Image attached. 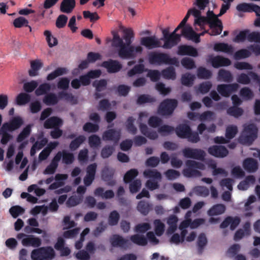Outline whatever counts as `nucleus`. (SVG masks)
I'll return each instance as SVG.
<instances>
[{"label": "nucleus", "mask_w": 260, "mask_h": 260, "mask_svg": "<svg viewBox=\"0 0 260 260\" xmlns=\"http://www.w3.org/2000/svg\"><path fill=\"white\" fill-rule=\"evenodd\" d=\"M206 24H209L211 29L210 36H217L221 33L223 29L222 21L217 18L216 15L212 11L209 10L206 17L201 15L194 20V24L199 25L202 29Z\"/></svg>", "instance_id": "obj_1"}, {"label": "nucleus", "mask_w": 260, "mask_h": 260, "mask_svg": "<svg viewBox=\"0 0 260 260\" xmlns=\"http://www.w3.org/2000/svg\"><path fill=\"white\" fill-rule=\"evenodd\" d=\"M149 62L151 64L160 65L162 64L178 66L179 61L176 57L171 58L165 53L152 52L148 54Z\"/></svg>", "instance_id": "obj_2"}, {"label": "nucleus", "mask_w": 260, "mask_h": 260, "mask_svg": "<svg viewBox=\"0 0 260 260\" xmlns=\"http://www.w3.org/2000/svg\"><path fill=\"white\" fill-rule=\"evenodd\" d=\"M185 165L187 168L183 169L182 173L186 177L201 176V172L196 169L201 170L205 169V165L203 163L193 160H187Z\"/></svg>", "instance_id": "obj_3"}, {"label": "nucleus", "mask_w": 260, "mask_h": 260, "mask_svg": "<svg viewBox=\"0 0 260 260\" xmlns=\"http://www.w3.org/2000/svg\"><path fill=\"white\" fill-rule=\"evenodd\" d=\"M258 129L253 123L244 124V128L240 137L241 142L251 144L256 139Z\"/></svg>", "instance_id": "obj_4"}, {"label": "nucleus", "mask_w": 260, "mask_h": 260, "mask_svg": "<svg viewBox=\"0 0 260 260\" xmlns=\"http://www.w3.org/2000/svg\"><path fill=\"white\" fill-rule=\"evenodd\" d=\"M143 48L140 46L134 47L125 43L119 48L118 54L122 59H132L136 57L137 53H141Z\"/></svg>", "instance_id": "obj_5"}, {"label": "nucleus", "mask_w": 260, "mask_h": 260, "mask_svg": "<svg viewBox=\"0 0 260 260\" xmlns=\"http://www.w3.org/2000/svg\"><path fill=\"white\" fill-rule=\"evenodd\" d=\"M55 256V251L51 246L42 247L33 250L31 253L32 260H47L52 259Z\"/></svg>", "instance_id": "obj_6"}, {"label": "nucleus", "mask_w": 260, "mask_h": 260, "mask_svg": "<svg viewBox=\"0 0 260 260\" xmlns=\"http://www.w3.org/2000/svg\"><path fill=\"white\" fill-rule=\"evenodd\" d=\"M176 99H167L162 101L158 108V113L162 116L171 115L177 107Z\"/></svg>", "instance_id": "obj_7"}, {"label": "nucleus", "mask_w": 260, "mask_h": 260, "mask_svg": "<svg viewBox=\"0 0 260 260\" xmlns=\"http://www.w3.org/2000/svg\"><path fill=\"white\" fill-rule=\"evenodd\" d=\"M182 153L186 158L199 160H204L206 156V153L203 150L198 148H185L183 149Z\"/></svg>", "instance_id": "obj_8"}, {"label": "nucleus", "mask_w": 260, "mask_h": 260, "mask_svg": "<svg viewBox=\"0 0 260 260\" xmlns=\"http://www.w3.org/2000/svg\"><path fill=\"white\" fill-rule=\"evenodd\" d=\"M239 87L237 83L221 84L217 85V90L222 96L228 98L232 93L236 92Z\"/></svg>", "instance_id": "obj_9"}, {"label": "nucleus", "mask_w": 260, "mask_h": 260, "mask_svg": "<svg viewBox=\"0 0 260 260\" xmlns=\"http://www.w3.org/2000/svg\"><path fill=\"white\" fill-rule=\"evenodd\" d=\"M24 123L23 119L20 116L14 117L9 122L2 125L3 129H8L9 132H13L19 128Z\"/></svg>", "instance_id": "obj_10"}, {"label": "nucleus", "mask_w": 260, "mask_h": 260, "mask_svg": "<svg viewBox=\"0 0 260 260\" xmlns=\"http://www.w3.org/2000/svg\"><path fill=\"white\" fill-rule=\"evenodd\" d=\"M140 44L148 49L161 47L159 40L155 36L142 38L140 40Z\"/></svg>", "instance_id": "obj_11"}, {"label": "nucleus", "mask_w": 260, "mask_h": 260, "mask_svg": "<svg viewBox=\"0 0 260 260\" xmlns=\"http://www.w3.org/2000/svg\"><path fill=\"white\" fill-rule=\"evenodd\" d=\"M208 61L210 62L212 67L214 68H218L221 67H227L231 64V61L229 58L220 55H217L216 56L210 55Z\"/></svg>", "instance_id": "obj_12"}, {"label": "nucleus", "mask_w": 260, "mask_h": 260, "mask_svg": "<svg viewBox=\"0 0 260 260\" xmlns=\"http://www.w3.org/2000/svg\"><path fill=\"white\" fill-rule=\"evenodd\" d=\"M236 9L239 12H255L256 16H260V7L252 3H243L236 6Z\"/></svg>", "instance_id": "obj_13"}, {"label": "nucleus", "mask_w": 260, "mask_h": 260, "mask_svg": "<svg viewBox=\"0 0 260 260\" xmlns=\"http://www.w3.org/2000/svg\"><path fill=\"white\" fill-rule=\"evenodd\" d=\"M102 67L106 69L109 73L118 72L122 68V64L117 60L110 59L102 63Z\"/></svg>", "instance_id": "obj_14"}, {"label": "nucleus", "mask_w": 260, "mask_h": 260, "mask_svg": "<svg viewBox=\"0 0 260 260\" xmlns=\"http://www.w3.org/2000/svg\"><path fill=\"white\" fill-rule=\"evenodd\" d=\"M208 153L216 157L223 158L228 155L229 151L226 148L222 145H213L210 146L208 149Z\"/></svg>", "instance_id": "obj_15"}, {"label": "nucleus", "mask_w": 260, "mask_h": 260, "mask_svg": "<svg viewBox=\"0 0 260 260\" xmlns=\"http://www.w3.org/2000/svg\"><path fill=\"white\" fill-rule=\"evenodd\" d=\"M181 40V35L176 34V31L174 30L170 34V36L163 40L164 44L162 47L169 49L176 46Z\"/></svg>", "instance_id": "obj_16"}, {"label": "nucleus", "mask_w": 260, "mask_h": 260, "mask_svg": "<svg viewBox=\"0 0 260 260\" xmlns=\"http://www.w3.org/2000/svg\"><path fill=\"white\" fill-rule=\"evenodd\" d=\"M121 132L120 130L109 129L105 131L102 136L103 140L111 141L115 143H117L120 139Z\"/></svg>", "instance_id": "obj_17"}, {"label": "nucleus", "mask_w": 260, "mask_h": 260, "mask_svg": "<svg viewBox=\"0 0 260 260\" xmlns=\"http://www.w3.org/2000/svg\"><path fill=\"white\" fill-rule=\"evenodd\" d=\"M110 242L113 247L125 248L129 244L128 240L117 234L113 235L110 238Z\"/></svg>", "instance_id": "obj_18"}, {"label": "nucleus", "mask_w": 260, "mask_h": 260, "mask_svg": "<svg viewBox=\"0 0 260 260\" xmlns=\"http://www.w3.org/2000/svg\"><path fill=\"white\" fill-rule=\"evenodd\" d=\"M241 222V219L238 216H228L220 225L221 229H224L230 225V229L234 230Z\"/></svg>", "instance_id": "obj_19"}, {"label": "nucleus", "mask_w": 260, "mask_h": 260, "mask_svg": "<svg viewBox=\"0 0 260 260\" xmlns=\"http://www.w3.org/2000/svg\"><path fill=\"white\" fill-rule=\"evenodd\" d=\"M254 81H259V78L257 74L250 71L248 73V75L245 73H241L237 78V81L238 83L242 84H248L250 82V78Z\"/></svg>", "instance_id": "obj_20"}, {"label": "nucleus", "mask_w": 260, "mask_h": 260, "mask_svg": "<svg viewBox=\"0 0 260 260\" xmlns=\"http://www.w3.org/2000/svg\"><path fill=\"white\" fill-rule=\"evenodd\" d=\"M177 54L179 55H189L196 57L198 55V52L197 50L191 46L182 45L178 47Z\"/></svg>", "instance_id": "obj_21"}, {"label": "nucleus", "mask_w": 260, "mask_h": 260, "mask_svg": "<svg viewBox=\"0 0 260 260\" xmlns=\"http://www.w3.org/2000/svg\"><path fill=\"white\" fill-rule=\"evenodd\" d=\"M191 128L187 124L182 123L179 124L178 125L175 129L176 134L177 136L182 139H185L186 137H188V134H189L191 132Z\"/></svg>", "instance_id": "obj_22"}, {"label": "nucleus", "mask_w": 260, "mask_h": 260, "mask_svg": "<svg viewBox=\"0 0 260 260\" xmlns=\"http://www.w3.org/2000/svg\"><path fill=\"white\" fill-rule=\"evenodd\" d=\"M243 167L247 172L254 173L258 169V162L253 158H247L243 161Z\"/></svg>", "instance_id": "obj_23"}, {"label": "nucleus", "mask_w": 260, "mask_h": 260, "mask_svg": "<svg viewBox=\"0 0 260 260\" xmlns=\"http://www.w3.org/2000/svg\"><path fill=\"white\" fill-rule=\"evenodd\" d=\"M57 155L59 157V161L62 159V162L66 165L72 164L75 160L74 154L64 150L57 152L55 156Z\"/></svg>", "instance_id": "obj_24"}, {"label": "nucleus", "mask_w": 260, "mask_h": 260, "mask_svg": "<svg viewBox=\"0 0 260 260\" xmlns=\"http://www.w3.org/2000/svg\"><path fill=\"white\" fill-rule=\"evenodd\" d=\"M114 171L110 170L108 168H105L102 172V179L107 182L109 186H114L116 183V181L113 179L114 176Z\"/></svg>", "instance_id": "obj_25"}, {"label": "nucleus", "mask_w": 260, "mask_h": 260, "mask_svg": "<svg viewBox=\"0 0 260 260\" xmlns=\"http://www.w3.org/2000/svg\"><path fill=\"white\" fill-rule=\"evenodd\" d=\"M139 128L142 134L151 140H155L158 138V135L155 131H151L146 124L140 123Z\"/></svg>", "instance_id": "obj_26"}, {"label": "nucleus", "mask_w": 260, "mask_h": 260, "mask_svg": "<svg viewBox=\"0 0 260 260\" xmlns=\"http://www.w3.org/2000/svg\"><path fill=\"white\" fill-rule=\"evenodd\" d=\"M75 6V0H63L60 4V10L62 13H70Z\"/></svg>", "instance_id": "obj_27"}, {"label": "nucleus", "mask_w": 260, "mask_h": 260, "mask_svg": "<svg viewBox=\"0 0 260 260\" xmlns=\"http://www.w3.org/2000/svg\"><path fill=\"white\" fill-rule=\"evenodd\" d=\"M225 205L222 204H217L213 205L207 211L209 216H214L223 214L225 211Z\"/></svg>", "instance_id": "obj_28"}, {"label": "nucleus", "mask_w": 260, "mask_h": 260, "mask_svg": "<svg viewBox=\"0 0 260 260\" xmlns=\"http://www.w3.org/2000/svg\"><path fill=\"white\" fill-rule=\"evenodd\" d=\"M62 124V121L60 118L53 116L45 121L44 126L45 128H57Z\"/></svg>", "instance_id": "obj_29"}, {"label": "nucleus", "mask_w": 260, "mask_h": 260, "mask_svg": "<svg viewBox=\"0 0 260 260\" xmlns=\"http://www.w3.org/2000/svg\"><path fill=\"white\" fill-rule=\"evenodd\" d=\"M59 161V157L58 155L54 156L52 159L50 164L43 171V174H53L58 166Z\"/></svg>", "instance_id": "obj_30"}, {"label": "nucleus", "mask_w": 260, "mask_h": 260, "mask_svg": "<svg viewBox=\"0 0 260 260\" xmlns=\"http://www.w3.org/2000/svg\"><path fill=\"white\" fill-rule=\"evenodd\" d=\"M218 80L226 83H230L233 80L232 73L225 69H220L218 72Z\"/></svg>", "instance_id": "obj_31"}, {"label": "nucleus", "mask_w": 260, "mask_h": 260, "mask_svg": "<svg viewBox=\"0 0 260 260\" xmlns=\"http://www.w3.org/2000/svg\"><path fill=\"white\" fill-rule=\"evenodd\" d=\"M151 208V204L144 200L139 201L137 207L138 211L144 215H147Z\"/></svg>", "instance_id": "obj_32"}, {"label": "nucleus", "mask_w": 260, "mask_h": 260, "mask_svg": "<svg viewBox=\"0 0 260 260\" xmlns=\"http://www.w3.org/2000/svg\"><path fill=\"white\" fill-rule=\"evenodd\" d=\"M178 220L176 215H172L169 216L167 220V223L169 225L167 232L168 234H172L176 231Z\"/></svg>", "instance_id": "obj_33"}, {"label": "nucleus", "mask_w": 260, "mask_h": 260, "mask_svg": "<svg viewBox=\"0 0 260 260\" xmlns=\"http://www.w3.org/2000/svg\"><path fill=\"white\" fill-rule=\"evenodd\" d=\"M58 98L60 100H64L72 105L77 104L78 103L77 99L75 97L72 93H68L64 91H61L58 92Z\"/></svg>", "instance_id": "obj_34"}, {"label": "nucleus", "mask_w": 260, "mask_h": 260, "mask_svg": "<svg viewBox=\"0 0 260 260\" xmlns=\"http://www.w3.org/2000/svg\"><path fill=\"white\" fill-rule=\"evenodd\" d=\"M60 99L58 95L57 96L54 93H49L45 95L43 101L46 105H55L57 104Z\"/></svg>", "instance_id": "obj_35"}, {"label": "nucleus", "mask_w": 260, "mask_h": 260, "mask_svg": "<svg viewBox=\"0 0 260 260\" xmlns=\"http://www.w3.org/2000/svg\"><path fill=\"white\" fill-rule=\"evenodd\" d=\"M131 241L134 244L139 246H145L147 244V238L143 235L135 234L130 237Z\"/></svg>", "instance_id": "obj_36"}, {"label": "nucleus", "mask_w": 260, "mask_h": 260, "mask_svg": "<svg viewBox=\"0 0 260 260\" xmlns=\"http://www.w3.org/2000/svg\"><path fill=\"white\" fill-rule=\"evenodd\" d=\"M214 50L216 51H221L229 53H232L233 52L232 46L224 43H216L214 46Z\"/></svg>", "instance_id": "obj_37"}, {"label": "nucleus", "mask_w": 260, "mask_h": 260, "mask_svg": "<svg viewBox=\"0 0 260 260\" xmlns=\"http://www.w3.org/2000/svg\"><path fill=\"white\" fill-rule=\"evenodd\" d=\"M207 243V239L205 234L204 233L200 234L197 241L198 252L199 254H202Z\"/></svg>", "instance_id": "obj_38"}, {"label": "nucleus", "mask_w": 260, "mask_h": 260, "mask_svg": "<svg viewBox=\"0 0 260 260\" xmlns=\"http://www.w3.org/2000/svg\"><path fill=\"white\" fill-rule=\"evenodd\" d=\"M31 124H28L22 129L17 137L16 141L17 142H22L29 136L31 131Z\"/></svg>", "instance_id": "obj_39"}, {"label": "nucleus", "mask_w": 260, "mask_h": 260, "mask_svg": "<svg viewBox=\"0 0 260 260\" xmlns=\"http://www.w3.org/2000/svg\"><path fill=\"white\" fill-rule=\"evenodd\" d=\"M85 140V137L83 135H80L74 140H72L70 145L69 148L72 151H75L77 149L79 146Z\"/></svg>", "instance_id": "obj_40"}, {"label": "nucleus", "mask_w": 260, "mask_h": 260, "mask_svg": "<svg viewBox=\"0 0 260 260\" xmlns=\"http://www.w3.org/2000/svg\"><path fill=\"white\" fill-rule=\"evenodd\" d=\"M144 176L148 178H152L156 180H161V175L157 170L147 169L145 170L143 172Z\"/></svg>", "instance_id": "obj_41"}, {"label": "nucleus", "mask_w": 260, "mask_h": 260, "mask_svg": "<svg viewBox=\"0 0 260 260\" xmlns=\"http://www.w3.org/2000/svg\"><path fill=\"white\" fill-rule=\"evenodd\" d=\"M194 79V75L187 73L182 75L181 81L182 85L190 87L192 85Z\"/></svg>", "instance_id": "obj_42"}, {"label": "nucleus", "mask_w": 260, "mask_h": 260, "mask_svg": "<svg viewBox=\"0 0 260 260\" xmlns=\"http://www.w3.org/2000/svg\"><path fill=\"white\" fill-rule=\"evenodd\" d=\"M67 71V69L65 68H58L53 72L48 74L46 79L48 81L52 80L58 76L66 74Z\"/></svg>", "instance_id": "obj_43"}, {"label": "nucleus", "mask_w": 260, "mask_h": 260, "mask_svg": "<svg viewBox=\"0 0 260 260\" xmlns=\"http://www.w3.org/2000/svg\"><path fill=\"white\" fill-rule=\"evenodd\" d=\"M212 75V72L204 67H200L197 70V76L200 79H208Z\"/></svg>", "instance_id": "obj_44"}, {"label": "nucleus", "mask_w": 260, "mask_h": 260, "mask_svg": "<svg viewBox=\"0 0 260 260\" xmlns=\"http://www.w3.org/2000/svg\"><path fill=\"white\" fill-rule=\"evenodd\" d=\"M163 77L167 79L174 80L176 78L175 70L173 67H169L161 71Z\"/></svg>", "instance_id": "obj_45"}, {"label": "nucleus", "mask_w": 260, "mask_h": 260, "mask_svg": "<svg viewBox=\"0 0 260 260\" xmlns=\"http://www.w3.org/2000/svg\"><path fill=\"white\" fill-rule=\"evenodd\" d=\"M120 219V215L116 210H113L110 213L108 219V224L114 226L118 224Z\"/></svg>", "instance_id": "obj_46"}, {"label": "nucleus", "mask_w": 260, "mask_h": 260, "mask_svg": "<svg viewBox=\"0 0 260 260\" xmlns=\"http://www.w3.org/2000/svg\"><path fill=\"white\" fill-rule=\"evenodd\" d=\"M135 120L133 117L129 116L127 119L125 124L127 132L133 135H135L137 133V128L134 124Z\"/></svg>", "instance_id": "obj_47"}, {"label": "nucleus", "mask_w": 260, "mask_h": 260, "mask_svg": "<svg viewBox=\"0 0 260 260\" xmlns=\"http://www.w3.org/2000/svg\"><path fill=\"white\" fill-rule=\"evenodd\" d=\"M30 100V96L26 93H20L16 97V102L18 105H24Z\"/></svg>", "instance_id": "obj_48"}, {"label": "nucleus", "mask_w": 260, "mask_h": 260, "mask_svg": "<svg viewBox=\"0 0 260 260\" xmlns=\"http://www.w3.org/2000/svg\"><path fill=\"white\" fill-rule=\"evenodd\" d=\"M51 89V85L49 83H44L40 85L36 89L35 94L37 96H40L46 94Z\"/></svg>", "instance_id": "obj_49"}, {"label": "nucleus", "mask_w": 260, "mask_h": 260, "mask_svg": "<svg viewBox=\"0 0 260 260\" xmlns=\"http://www.w3.org/2000/svg\"><path fill=\"white\" fill-rule=\"evenodd\" d=\"M156 101L155 98L148 94H141L137 99V103L139 105H142L145 103H151Z\"/></svg>", "instance_id": "obj_50"}, {"label": "nucleus", "mask_w": 260, "mask_h": 260, "mask_svg": "<svg viewBox=\"0 0 260 260\" xmlns=\"http://www.w3.org/2000/svg\"><path fill=\"white\" fill-rule=\"evenodd\" d=\"M138 175V171L137 169H132L128 171L123 177L124 182L125 183L131 182Z\"/></svg>", "instance_id": "obj_51"}, {"label": "nucleus", "mask_w": 260, "mask_h": 260, "mask_svg": "<svg viewBox=\"0 0 260 260\" xmlns=\"http://www.w3.org/2000/svg\"><path fill=\"white\" fill-rule=\"evenodd\" d=\"M227 113L229 115L238 118L243 114V110L238 107L232 106L227 109Z\"/></svg>", "instance_id": "obj_52"}, {"label": "nucleus", "mask_w": 260, "mask_h": 260, "mask_svg": "<svg viewBox=\"0 0 260 260\" xmlns=\"http://www.w3.org/2000/svg\"><path fill=\"white\" fill-rule=\"evenodd\" d=\"M99 125L97 123H92L91 122H86L83 126V129L84 132L87 133H95L99 131Z\"/></svg>", "instance_id": "obj_53"}, {"label": "nucleus", "mask_w": 260, "mask_h": 260, "mask_svg": "<svg viewBox=\"0 0 260 260\" xmlns=\"http://www.w3.org/2000/svg\"><path fill=\"white\" fill-rule=\"evenodd\" d=\"M238 133V127L236 125H231L226 128L225 137L229 140L234 138Z\"/></svg>", "instance_id": "obj_54"}, {"label": "nucleus", "mask_w": 260, "mask_h": 260, "mask_svg": "<svg viewBox=\"0 0 260 260\" xmlns=\"http://www.w3.org/2000/svg\"><path fill=\"white\" fill-rule=\"evenodd\" d=\"M92 85L95 88L96 91L101 92L106 88L107 85V81L106 79L95 80L93 82Z\"/></svg>", "instance_id": "obj_55"}, {"label": "nucleus", "mask_w": 260, "mask_h": 260, "mask_svg": "<svg viewBox=\"0 0 260 260\" xmlns=\"http://www.w3.org/2000/svg\"><path fill=\"white\" fill-rule=\"evenodd\" d=\"M88 143L91 148H98L101 144V140L99 136L92 135L88 138Z\"/></svg>", "instance_id": "obj_56"}, {"label": "nucleus", "mask_w": 260, "mask_h": 260, "mask_svg": "<svg viewBox=\"0 0 260 260\" xmlns=\"http://www.w3.org/2000/svg\"><path fill=\"white\" fill-rule=\"evenodd\" d=\"M82 201V197L72 196L68 199L66 202V205L68 207H74L81 203Z\"/></svg>", "instance_id": "obj_57"}, {"label": "nucleus", "mask_w": 260, "mask_h": 260, "mask_svg": "<svg viewBox=\"0 0 260 260\" xmlns=\"http://www.w3.org/2000/svg\"><path fill=\"white\" fill-rule=\"evenodd\" d=\"M145 67L143 64H139L135 66L127 72L128 77H133L137 74H141L144 71Z\"/></svg>", "instance_id": "obj_58"}, {"label": "nucleus", "mask_w": 260, "mask_h": 260, "mask_svg": "<svg viewBox=\"0 0 260 260\" xmlns=\"http://www.w3.org/2000/svg\"><path fill=\"white\" fill-rule=\"evenodd\" d=\"M114 150V147L113 146L106 145L104 146L101 150V157L103 158L109 157L113 154Z\"/></svg>", "instance_id": "obj_59"}, {"label": "nucleus", "mask_w": 260, "mask_h": 260, "mask_svg": "<svg viewBox=\"0 0 260 260\" xmlns=\"http://www.w3.org/2000/svg\"><path fill=\"white\" fill-rule=\"evenodd\" d=\"M44 35L46 36V41L50 47H52L57 44V39L52 36L51 32L49 30H45L44 32Z\"/></svg>", "instance_id": "obj_60"}, {"label": "nucleus", "mask_w": 260, "mask_h": 260, "mask_svg": "<svg viewBox=\"0 0 260 260\" xmlns=\"http://www.w3.org/2000/svg\"><path fill=\"white\" fill-rule=\"evenodd\" d=\"M160 72L157 70H148L146 75L152 82L158 81L160 78Z\"/></svg>", "instance_id": "obj_61"}, {"label": "nucleus", "mask_w": 260, "mask_h": 260, "mask_svg": "<svg viewBox=\"0 0 260 260\" xmlns=\"http://www.w3.org/2000/svg\"><path fill=\"white\" fill-rule=\"evenodd\" d=\"M212 86V84L210 81H206L201 83L198 87V91L202 94L208 93Z\"/></svg>", "instance_id": "obj_62"}, {"label": "nucleus", "mask_w": 260, "mask_h": 260, "mask_svg": "<svg viewBox=\"0 0 260 260\" xmlns=\"http://www.w3.org/2000/svg\"><path fill=\"white\" fill-rule=\"evenodd\" d=\"M181 64L185 69L188 70L196 68V64L194 60L189 57H184L181 61Z\"/></svg>", "instance_id": "obj_63"}, {"label": "nucleus", "mask_w": 260, "mask_h": 260, "mask_svg": "<svg viewBox=\"0 0 260 260\" xmlns=\"http://www.w3.org/2000/svg\"><path fill=\"white\" fill-rule=\"evenodd\" d=\"M155 232L157 236H160L165 231V225L159 219H155L154 221Z\"/></svg>", "instance_id": "obj_64"}]
</instances>
